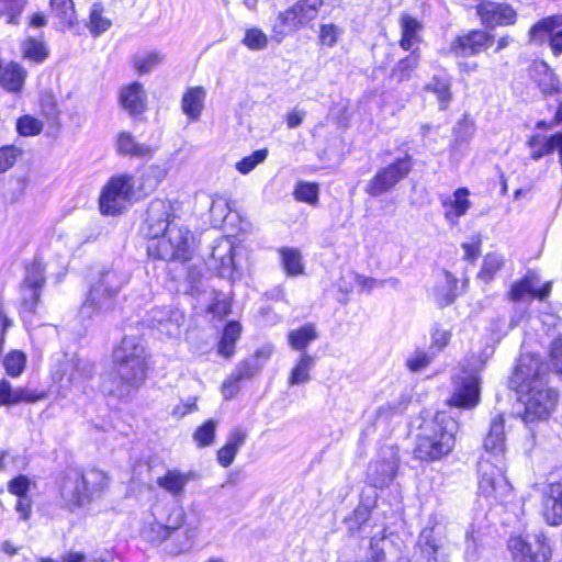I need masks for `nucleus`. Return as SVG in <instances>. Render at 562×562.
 <instances>
[{
	"mask_svg": "<svg viewBox=\"0 0 562 562\" xmlns=\"http://www.w3.org/2000/svg\"><path fill=\"white\" fill-rule=\"evenodd\" d=\"M529 75L543 95H551L562 91L559 78L547 63L535 60Z\"/></svg>",
	"mask_w": 562,
	"mask_h": 562,
	"instance_id": "4be33fe9",
	"label": "nucleus"
},
{
	"mask_svg": "<svg viewBox=\"0 0 562 562\" xmlns=\"http://www.w3.org/2000/svg\"><path fill=\"white\" fill-rule=\"evenodd\" d=\"M504 265L505 259L501 254L488 252L483 259L482 268L479 272V278L485 282H490L504 267Z\"/></svg>",
	"mask_w": 562,
	"mask_h": 562,
	"instance_id": "a18cd8bd",
	"label": "nucleus"
},
{
	"mask_svg": "<svg viewBox=\"0 0 562 562\" xmlns=\"http://www.w3.org/2000/svg\"><path fill=\"white\" fill-rule=\"evenodd\" d=\"M249 378V370L246 367L237 368L222 385L223 396L228 400L232 398L239 390L241 380Z\"/></svg>",
	"mask_w": 562,
	"mask_h": 562,
	"instance_id": "5fc2aeb1",
	"label": "nucleus"
},
{
	"mask_svg": "<svg viewBox=\"0 0 562 562\" xmlns=\"http://www.w3.org/2000/svg\"><path fill=\"white\" fill-rule=\"evenodd\" d=\"M507 552L513 562H526L527 540L524 532H514L507 540Z\"/></svg>",
	"mask_w": 562,
	"mask_h": 562,
	"instance_id": "de8ad7c7",
	"label": "nucleus"
},
{
	"mask_svg": "<svg viewBox=\"0 0 562 562\" xmlns=\"http://www.w3.org/2000/svg\"><path fill=\"white\" fill-rule=\"evenodd\" d=\"M116 150L120 155L131 158H149L155 149L143 143H138L128 132H121L116 137Z\"/></svg>",
	"mask_w": 562,
	"mask_h": 562,
	"instance_id": "7c9ffc66",
	"label": "nucleus"
},
{
	"mask_svg": "<svg viewBox=\"0 0 562 562\" xmlns=\"http://www.w3.org/2000/svg\"><path fill=\"white\" fill-rule=\"evenodd\" d=\"M479 492L486 497L502 499L510 492V485L504 476L502 459L482 456L477 463Z\"/></svg>",
	"mask_w": 562,
	"mask_h": 562,
	"instance_id": "6e6552de",
	"label": "nucleus"
},
{
	"mask_svg": "<svg viewBox=\"0 0 562 562\" xmlns=\"http://www.w3.org/2000/svg\"><path fill=\"white\" fill-rule=\"evenodd\" d=\"M318 184L305 181H299L295 184L293 196L296 201L315 205L318 202Z\"/></svg>",
	"mask_w": 562,
	"mask_h": 562,
	"instance_id": "3c124183",
	"label": "nucleus"
},
{
	"mask_svg": "<svg viewBox=\"0 0 562 562\" xmlns=\"http://www.w3.org/2000/svg\"><path fill=\"white\" fill-rule=\"evenodd\" d=\"M218 422L209 419L203 423L193 434V440L198 447L204 448L214 443Z\"/></svg>",
	"mask_w": 562,
	"mask_h": 562,
	"instance_id": "8fccbe9b",
	"label": "nucleus"
},
{
	"mask_svg": "<svg viewBox=\"0 0 562 562\" xmlns=\"http://www.w3.org/2000/svg\"><path fill=\"white\" fill-rule=\"evenodd\" d=\"M318 337L314 325L308 324L299 329L291 330L288 341L292 349L305 352L306 348Z\"/></svg>",
	"mask_w": 562,
	"mask_h": 562,
	"instance_id": "e433bc0d",
	"label": "nucleus"
},
{
	"mask_svg": "<svg viewBox=\"0 0 562 562\" xmlns=\"http://www.w3.org/2000/svg\"><path fill=\"white\" fill-rule=\"evenodd\" d=\"M268 156V150L266 148L258 149L254 151L250 156L244 157L236 164V169L243 173L247 175L252 171L259 164L263 162Z\"/></svg>",
	"mask_w": 562,
	"mask_h": 562,
	"instance_id": "052dcab7",
	"label": "nucleus"
},
{
	"mask_svg": "<svg viewBox=\"0 0 562 562\" xmlns=\"http://www.w3.org/2000/svg\"><path fill=\"white\" fill-rule=\"evenodd\" d=\"M412 157L406 154L391 165L381 169L367 184L366 192L371 196H379L393 189L412 170Z\"/></svg>",
	"mask_w": 562,
	"mask_h": 562,
	"instance_id": "f8f14e48",
	"label": "nucleus"
},
{
	"mask_svg": "<svg viewBox=\"0 0 562 562\" xmlns=\"http://www.w3.org/2000/svg\"><path fill=\"white\" fill-rule=\"evenodd\" d=\"M142 232L150 239L147 247L150 257L166 261L191 258V232L176 221L169 201L157 199L149 203Z\"/></svg>",
	"mask_w": 562,
	"mask_h": 562,
	"instance_id": "f257e3e1",
	"label": "nucleus"
},
{
	"mask_svg": "<svg viewBox=\"0 0 562 562\" xmlns=\"http://www.w3.org/2000/svg\"><path fill=\"white\" fill-rule=\"evenodd\" d=\"M322 4L323 0H300L291 9L280 13L273 25L277 41L281 42L286 34L314 20Z\"/></svg>",
	"mask_w": 562,
	"mask_h": 562,
	"instance_id": "9d476101",
	"label": "nucleus"
},
{
	"mask_svg": "<svg viewBox=\"0 0 562 562\" xmlns=\"http://www.w3.org/2000/svg\"><path fill=\"white\" fill-rule=\"evenodd\" d=\"M508 400L513 402L512 415L526 423L527 418V366L520 358L508 381Z\"/></svg>",
	"mask_w": 562,
	"mask_h": 562,
	"instance_id": "2eb2a0df",
	"label": "nucleus"
},
{
	"mask_svg": "<svg viewBox=\"0 0 562 562\" xmlns=\"http://www.w3.org/2000/svg\"><path fill=\"white\" fill-rule=\"evenodd\" d=\"M22 53L25 58L35 63H43L48 56V49L43 41L27 37L22 43Z\"/></svg>",
	"mask_w": 562,
	"mask_h": 562,
	"instance_id": "09e8293b",
	"label": "nucleus"
},
{
	"mask_svg": "<svg viewBox=\"0 0 562 562\" xmlns=\"http://www.w3.org/2000/svg\"><path fill=\"white\" fill-rule=\"evenodd\" d=\"M458 423L446 413H438L422 427L415 453L422 460H439L449 454L456 442Z\"/></svg>",
	"mask_w": 562,
	"mask_h": 562,
	"instance_id": "f03ea898",
	"label": "nucleus"
},
{
	"mask_svg": "<svg viewBox=\"0 0 562 562\" xmlns=\"http://www.w3.org/2000/svg\"><path fill=\"white\" fill-rule=\"evenodd\" d=\"M484 451L483 456L492 459H502L505 451V436H504V418L503 416L495 417L490 427V431L484 439Z\"/></svg>",
	"mask_w": 562,
	"mask_h": 562,
	"instance_id": "cd10ccee",
	"label": "nucleus"
},
{
	"mask_svg": "<svg viewBox=\"0 0 562 562\" xmlns=\"http://www.w3.org/2000/svg\"><path fill=\"white\" fill-rule=\"evenodd\" d=\"M134 194V177L128 173L113 176L104 186L100 199V211L104 215H117L125 210Z\"/></svg>",
	"mask_w": 562,
	"mask_h": 562,
	"instance_id": "0eeeda50",
	"label": "nucleus"
},
{
	"mask_svg": "<svg viewBox=\"0 0 562 562\" xmlns=\"http://www.w3.org/2000/svg\"><path fill=\"white\" fill-rule=\"evenodd\" d=\"M26 358L21 351H11L5 356L3 366L5 372L13 378L19 376L25 368Z\"/></svg>",
	"mask_w": 562,
	"mask_h": 562,
	"instance_id": "bf43d9fd",
	"label": "nucleus"
},
{
	"mask_svg": "<svg viewBox=\"0 0 562 562\" xmlns=\"http://www.w3.org/2000/svg\"><path fill=\"white\" fill-rule=\"evenodd\" d=\"M127 281L126 276L116 270L103 271L93 283L87 300L80 307L83 318H92L105 314L114 307V300Z\"/></svg>",
	"mask_w": 562,
	"mask_h": 562,
	"instance_id": "7ed1b4c3",
	"label": "nucleus"
},
{
	"mask_svg": "<svg viewBox=\"0 0 562 562\" xmlns=\"http://www.w3.org/2000/svg\"><path fill=\"white\" fill-rule=\"evenodd\" d=\"M241 326L237 322L228 323L223 331V336L218 342V353L225 358L234 355L235 344L240 337Z\"/></svg>",
	"mask_w": 562,
	"mask_h": 562,
	"instance_id": "4c0bfd02",
	"label": "nucleus"
},
{
	"mask_svg": "<svg viewBox=\"0 0 562 562\" xmlns=\"http://www.w3.org/2000/svg\"><path fill=\"white\" fill-rule=\"evenodd\" d=\"M315 367V358L307 352H302L295 366L290 372L289 385L305 384L311 380V371Z\"/></svg>",
	"mask_w": 562,
	"mask_h": 562,
	"instance_id": "f704fd0d",
	"label": "nucleus"
},
{
	"mask_svg": "<svg viewBox=\"0 0 562 562\" xmlns=\"http://www.w3.org/2000/svg\"><path fill=\"white\" fill-rule=\"evenodd\" d=\"M137 359H147V352L142 340L135 336H126L113 352L114 364L127 363Z\"/></svg>",
	"mask_w": 562,
	"mask_h": 562,
	"instance_id": "c756f323",
	"label": "nucleus"
},
{
	"mask_svg": "<svg viewBox=\"0 0 562 562\" xmlns=\"http://www.w3.org/2000/svg\"><path fill=\"white\" fill-rule=\"evenodd\" d=\"M418 65V55L413 50L408 56L401 59L392 70V77L397 81L405 80L411 77L413 70Z\"/></svg>",
	"mask_w": 562,
	"mask_h": 562,
	"instance_id": "6e6d98bb",
	"label": "nucleus"
},
{
	"mask_svg": "<svg viewBox=\"0 0 562 562\" xmlns=\"http://www.w3.org/2000/svg\"><path fill=\"white\" fill-rule=\"evenodd\" d=\"M400 45L403 49L409 50L420 42L423 24L416 18L409 14H402L400 19Z\"/></svg>",
	"mask_w": 562,
	"mask_h": 562,
	"instance_id": "473e14b6",
	"label": "nucleus"
},
{
	"mask_svg": "<svg viewBox=\"0 0 562 562\" xmlns=\"http://www.w3.org/2000/svg\"><path fill=\"white\" fill-rule=\"evenodd\" d=\"M398 460L393 454L390 459L372 462L368 469V480L375 486L383 488L395 479Z\"/></svg>",
	"mask_w": 562,
	"mask_h": 562,
	"instance_id": "a878e982",
	"label": "nucleus"
},
{
	"mask_svg": "<svg viewBox=\"0 0 562 562\" xmlns=\"http://www.w3.org/2000/svg\"><path fill=\"white\" fill-rule=\"evenodd\" d=\"M562 25V14L549 16L538 22L530 31L529 35L532 38L541 41V33L549 36L550 47L554 55L562 54V30L555 31L558 26Z\"/></svg>",
	"mask_w": 562,
	"mask_h": 562,
	"instance_id": "393cba45",
	"label": "nucleus"
},
{
	"mask_svg": "<svg viewBox=\"0 0 562 562\" xmlns=\"http://www.w3.org/2000/svg\"><path fill=\"white\" fill-rule=\"evenodd\" d=\"M551 558V546L543 535L536 537L532 547L529 546V562H549Z\"/></svg>",
	"mask_w": 562,
	"mask_h": 562,
	"instance_id": "864d4df0",
	"label": "nucleus"
},
{
	"mask_svg": "<svg viewBox=\"0 0 562 562\" xmlns=\"http://www.w3.org/2000/svg\"><path fill=\"white\" fill-rule=\"evenodd\" d=\"M417 547L426 562H449L447 525L430 518L418 536Z\"/></svg>",
	"mask_w": 562,
	"mask_h": 562,
	"instance_id": "423d86ee",
	"label": "nucleus"
},
{
	"mask_svg": "<svg viewBox=\"0 0 562 562\" xmlns=\"http://www.w3.org/2000/svg\"><path fill=\"white\" fill-rule=\"evenodd\" d=\"M111 26V21L103 15V7L101 3L95 2L91 5L89 12V21L87 27L93 36H99L108 31Z\"/></svg>",
	"mask_w": 562,
	"mask_h": 562,
	"instance_id": "37998d69",
	"label": "nucleus"
},
{
	"mask_svg": "<svg viewBox=\"0 0 562 562\" xmlns=\"http://www.w3.org/2000/svg\"><path fill=\"white\" fill-rule=\"evenodd\" d=\"M168 169L164 165L153 164L142 175L140 189L147 192L154 191L166 178Z\"/></svg>",
	"mask_w": 562,
	"mask_h": 562,
	"instance_id": "79ce46f5",
	"label": "nucleus"
},
{
	"mask_svg": "<svg viewBox=\"0 0 562 562\" xmlns=\"http://www.w3.org/2000/svg\"><path fill=\"white\" fill-rule=\"evenodd\" d=\"M81 480L90 501L93 496L101 494L109 485L108 475L98 469L81 471Z\"/></svg>",
	"mask_w": 562,
	"mask_h": 562,
	"instance_id": "c9c22d12",
	"label": "nucleus"
},
{
	"mask_svg": "<svg viewBox=\"0 0 562 562\" xmlns=\"http://www.w3.org/2000/svg\"><path fill=\"white\" fill-rule=\"evenodd\" d=\"M162 61L164 55L151 50L135 55L133 66L139 75H147L154 71Z\"/></svg>",
	"mask_w": 562,
	"mask_h": 562,
	"instance_id": "a19ab883",
	"label": "nucleus"
},
{
	"mask_svg": "<svg viewBox=\"0 0 562 562\" xmlns=\"http://www.w3.org/2000/svg\"><path fill=\"white\" fill-rule=\"evenodd\" d=\"M23 150L14 145H8L0 148V173L11 169Z\"/></svg>",
	"mask_w": 562,
	"mask_h": 562,
	"instance_id": "680f3d73",
	"label": "nucleus"
},
{
	"mask_svg": "<svg viewBox=\"0 0 562 562\" xmlns=\"http://www.w3.org/2000/svg\"><path fill=\"white\" fill-rule=\"evenodd\" d=\"M469 194L470 192L467 188H459L453 192L452 196L441 200L445 218L449 223L456 224L468 212L471 206V202L468 199Z\"/></svg>",
	"mask_w": 562,
	"mask_h": 562,
	"instance_id": "bb28decb",
	"label": "nucleus"
},
{
	"mask_svg": "<svg viewBox=\"0 0 562 562\" xmlns=\"http://www.w3.org/2000/svg\"><path fill=\"white\" fill-rule=\"evenodd\" d=\"M435 356H432V351L429 352L424 350L414 351L406 360V366L409 371L418 372L425 368H427Z\"/></svg>",
	"mask_w": 562,
	"mask_h": 562,
	"instance_id": "e2e57ef3",
	"label": "nucleus"
},
{
	"mask_svg": "<svg viewBox=\"0 0 562 562\" xmlns=\"http://www.w3.org/2000/svg\"><path fill=\"white\" fill-rule=\"evenodd\" d=\"M371 558L373 562H411L404 539L395 532L371 539Z\"/></svg>",
	"mask_w": 562,
	"mask_h": 562,
	"instance_id": "ddd939ff",
	"label": "nucleus"
},
{
	"mask_svg": "<svg viewBox=\"0 0 562 562\" xmlns=\"http://www.w3.org/2000/svg\"><path fill=\"white\" fill-rule=\"evenodd\" d=\"M26 78V70L16 63H9L0 66V85L10 92H18L22 89Z\"/></svg>",
	"mask_w": 562,
	"mask_h": 562,
	"instance_id": "72a5a7b5",
	"label": "nucleus"
},
{
	"mask_svg": "<svg viewBox=\"0 0 562 562\" xmlns=\"http://www.w3.org/2000/svg\"><path fill=\"white\" fill-rule=\"evenodd\" d=\"M119 101L121 106L127 111L130 115L135 116L146 110L147 94L142 83L132 82L121 88Z\"/></svg>",
	"mask_w": 562,
	"mask_h": 562,
	"instance_id": "aec40b11",
	"label": "nucleus"
},
{
	"mask_svg": "<svg viewBox=\"0 0 562 562\" xmlns=\"http://www.w3.org/2000/svg\"><path fill=\"white\" fill-rule=\"evenodd\" d=\"M477 14L487 27L509 25L516 21V11L507 3L482 2L477 5Z\"/></svg>",
	"mask_w": 562,
	"mask_h": 562,
	"instance_id": "a211bd4d",
	"label": "nucleus"
},
{
	"mask_svg": "<svg viewBox=\"0 0 562 562\" xmlns=\"http://www.w3.org/2000/svg\"><path fill=\"white\" fill-rule=\"evenodd\" d=\"M114 368L115 380L113 385H104V390L119 397H124L136 391L146 380L147 359L136 358V360L127 363L114 364Z\"/></svg>",
	"mask_w": 562,
	"mask_h": 562,
	"instance_id": "9b49d317",
	"label": "nucleus"
},
{
	"mask_svg": "<svg viewBox=\"0 0 562 562\" xmlns=\"http://www.w3.org/2000/svg\"><path fill=\"white\" fill-rule=\"evenodd\" d=\"M50 9L61 24L72 26L76 22V14L72 0H50Z\"/></svg>",
	"mask_w": 562,
	"mask_h": 562,
	"instance_id": "49530a36",
	"label": "nucleus"
},
{
	"mask_svg": "<svg viewBox=\"0 0 562 562\" xmlns=\"http://www.w3.org/2000/svg\"><path fill=\"white\" fill-rule=\"evenodd\" d=\"M64 374L67 375V381L71 385L81 387L83 382L91 375V368L79 359H71L66 363Z\"/></svg>",
	"mask_w": 562,
	"mask_h": 562,
	"instance_id": "ea45409f",
	"label": "nucleus"
},
{
	"mask_svg": "<svg viewBox=\"0 0 562 562\" xmlns=\"http://www.w3.org/2000/svg\"><path fill=\"white\" fill-rule=\"evenodd\" d=\"M450 87L451 81L449 78L437 76H435L426 87L427 90L437 95L440 110H446L451 100Z\"/></svg>",
	"mask_w": 562,
	"mask_h": 562,
	"instance_id": "c03bdc74",
	"label": "nucleus"
},
{
	"mask_svg": "<svg viewBox=\"0 0 562 562\" xmlns=\"http://www.w3.org/2000/svg\"><path fill=\"white\" fill-rule=\"evenodd\" d=\"M477 369H462L452 379V393L448 400L450 406L472 409L480 403L481 379Z\"/></svg>",
	"mask_w": 562,
	"mask_h": 562,
	"instance_id": "1a4fd4ad",
	"label": "nucleus"
},
{
	"mask_svg": "<svg viewBox=\"0 0 562 562\" xmlns=\"http://www.w3.org/2000/svg\"><path fill=\"white\" fill-rule=\"evenodd\" d=\"M474 130L473 121L464 115L454 126L453 133L458 140L467 142L473 136Z\"/></svg>",
	"mask_w": 562,
	"mask_h": 562,
	"instance_id": "69168bd1",
	"label": "nucleus"
},
{
	"mask_svg": "<svg viewBox=\"0 0 562 562\" xmlns=\"http://www.w3.org/2000/svg\"><path fill=\"white\" fill-rule=\"evenodd\" d=\"M60 499L63 506L69 510L90 502L80 470H70L65 474L60 484Z\"/></svg>",
	"mask_w": 562,
	"mask_h": 562,
	"instance_id": "f3484780",
	"label": "nucleus"
},
{
	"mask_svg": "<svg viewBox=\"0 0 562 562\" xmlns=\"http://www.w3.org/2000/svg\"><path fill=\"white\" fill-rule=\"evenodd\" d=\"M195 479L196 474L193 471L182 472L179 469H171L164 475L158 476L156 484L172 497H181L187 485Z\"/></svg>",
	"mask_w": 562,
	"mask_h": 562,
	"instance_id": "412c9836",
	"label": "nucleus"
},
{
	"mask_svg": "<svg viewBox=\"0 0 562 562\" xmlns=\"http://www.w3.org/2000/svg\"><path fill=\"white\" fill-rule=\"evenodd\" d=\"M183 323L184 314L179 310H175L169 313V317L162 322L158 330L169 337L176 338L180 335Z\"/></svg>",
	"mask_w": 562,
	"mask_h": 562,
	"instance_id": "4d7b16f0",
	"label": "nucleus"
},
{
	"mask_svg": "<svg viewBox=\"0 0 562 562\" xmlns=\"http://www.w3.org/2000/svg\"><path fill=\"white\" fill-rule=\"evenodd\" d=\"M44 285L45 268L41 261L34 260L26 268L25 277L20 289V300L25 310L34 312L40 302Z\"/></svg>",
	"mask_w": 562,
	"mask_h": 562,
	"instance_id": "4468645a",
	"label": "nucleus"
},
{
	"mask_svg": "<svg viewBox=\"0 0 562 562\" xmlns=\"http://www.w3.org/2000/svg\"><path fill=\"white\" fill-rule=\"evenodd\" d=\"M550 368L557 372L551 363L549 366L539 356L529 355V371L533 369L537 378L529 381V422L548 419L558 402V392L542 380Z\"/></svg>",
	"mask_w": 562,
	"mask_h": 562,
	"instance_id": "20e7f679",
	"label": "nucleus"
},
{
	"mask_svg": "<svg viewBox=\"0 0 562 562\" xmlns=\"http://www.w3.org/2000/svg\"><path fill=\"white\" fill-rule=\"evenodd\" d=\"M243 43L251 50H261L267 47V35L259 29H249L245 33Z\"/></svg>",
	"mask_w": 562,
	"mask_h": 562,
	"instance_id": "0e129e2a",
	"label": "nucleus"
},
{
	"mask_svg": "<svg viewBox=\"0 0 562 562\" xmlns=\"http://www.w3.org/2000/svg\"><path fill=\"white\" fill-rule=\"evenodd\" d=\"M43 394H36L26 387H13L11 383L4 379L0 381V407L12 406L20 403H35L43 398Z\"/></svg>",
	"mask_w": 562,
	"mask_h": 562,
	"instance_id": "c85d7f7f",
	"label": "nucleus"
},
{
	"mask_svg": "<svg viewBox=\"0 0 562 562\" xmlns=\"http://www.w3.org/2000/svg\"><path fill=\"white\" fill-rule=\"evenodd\" d=\"M342 31L335 24H324L321 27L319 41L323 45L328 47H333L338 38L340 37Z\"/></svg>",
	"mask_w": 562,
	"mask_h": 562,
	"instance_id": "774afa93",
	"label": "nucleus"
},
{
	"mask_svg": "<svg viewBox=\"0 0 562 562\" xmlns=\"http://www.w3.org/2000/svg\"><path fill=\"white\" fill-rule=\"evenodd\" d=\"M450 339V330L443 328L441 325H434L431 328V342L429 346V350L432 351V356H436L448 346Z\"/></svg>",
	"mask_w": 562,
	"mask_h": 562,
	"instance_id": "13d9d810",
	"label": "nucleus"
},
{
	"mask_svg": "<svg viewBox=\"0 0 562 562\" xmlns=\"http://www.w3.org/2000/svg\"><path fill=\"white\" fill-rule=\"evenodd\" d=\"M543 517L550 525L562 522V484L550 483L543 491Z\"/></svg>",
	"mask_w": 562,
	"mask_h": 562,
	"instance_id": "b1692460",
	"label": "nucleus"
},
{
	"mask_svg": "<svg viewBox=\"0 0 562 562\" xmlns=\"http://www.w3.org/2000/svg\"><path fill=\"white\" fill-rule=\"evenodd\" d=\"M15 128L18 134L21 136H36L42 133L44 123L41 120L26 114L18 119Z\"/></svg>",
	"mask_w": 562,
	"mask_h": 562,
	"instance_id": "603ef678",
	"label": "nucleus"
},
{
	"mask_svg": "<svg viewBox=\"0 0 562 562\" xmlns=\"http://www.w3.org/2000/svg\"><path fill=\"white\" fill-rule=\"evenodd\" d=\"M234 249L231 238L223 237L216 240L207 260L209 269L222 278L234 280L236 274Z\"/></svg>",
	"mask_w": 562,
	"mask_h": 562,
	"instance_id": "dca6fc26",
	"label": "nucleus"
},
{
	"mask_svg": "<svg viewBox=\"0 0 562 562\" xmlns=\"http://www.w3.org/2000/svg\"><path fill=\"white\" fill-rule=\"evenodd\" d=\"M151 520L144 524L140 533L149 542L161 543L184 524L181 506L169 501H157L150 507Z\"/></svg>",
	"mask_w": 562,
	"mask_h": 562,
	"instance_id": "39448f33",
	"label": "nucleus"
},
{
	"mask_svg": "<svg viewBox=\"0 0 562 562\" xmlns=\"http://www.w3.org/2000/svg\"><path fill=\"white\" fill-rule=\"evenodd\" d=\"M282 267L289 277H296L304 272L301 251L295 248H281L279 250Z\"/></svg>",
	"mask_w": 562,
	"mask_h": 562,
	"instance_id": "58836bf2",
	"label": "nucleus"
},
{
	"mask_svg": "<svg viewBox=\"0 0 562 562\" xmlns=\"http://www.w3.org/2000/svg\"><path fill=\"white\" fill-rule=\"evenodd\" d=\"M30 486L31 480L25 475H19L8 483V491L16 497H26Z\"/></svg>",
	"mask_w": 562,
	"mask_h": 562,
	"instance_id": "338daca9",
	"label": "nucleus"
},
{
	"mask_svg": "<svg viewBox=\"0 0 562 562\" xmlns=\"http://www.w3.org/2000/svg\"><path fill=\"white\" fill-rule=\"evenodd\" d=\"M493 42V36L484 31H472L459 36L451 44V50L457 55L471 56L487 48Z\"/></svg>",
	"mask_w": 562,
	"mask_h": 562,
	"instance_id": "6ab92c4d",
	"label": "nucleus"
},
{
	"mask_svg": "<svg viewBox=\"0 0 562 562\" xmlns=\"http://www.w3.org/2000/svg\"><path fill=\"white\" fill-rule=\"evenodd\" d=\"M206 91L203 87H191L187 89L181 99L183 113L192 121L200 119L204 109Z\"/></svg>",
	"mask_w": 562,
	"mask_h": 562,
	"instance_id": "2f4dec72",
	"label": "nucleus"
},
{
	"mask_svg": "<svg viewBox=\"0 0 562 562\" xmlns=\"http://www.w3.org/2000/svg\"><path fill=\"white\" fill-rule=\"evenodd\" d=\"M458 279L449 271L442 270L438 273L436 284L431 290V296L440 307L454 302L459 295Z\"/></svg>",
	"mask_w": 562,
	"mask_h": 562,
	"instance_id": "5701e85b",
	"label": "nucleus"
}]
</instances>
